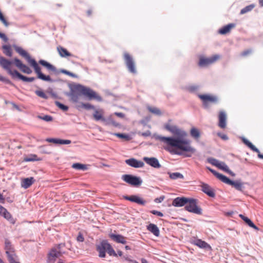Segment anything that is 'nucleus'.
Wrapping results in <instances>:
<instances>
[{"label": "nucleus", "instance_id": "bf43d9fd", "mask_svg": "<svg viewBox=\"0 0 263 263\" xmlns=\"http://www.w3.org/2000/svg\"><path fill=\"white\" fill-rule=\"evenodd\" d=\"M218 136L220 137L222 140H227L228 137L226 134L218 133Z\"/></svg>", "mask_w": 263, "mask_h": 263}, {"label": "nucleus", "instance_id": "ddd939ff", "mask_svg": "<svg viewBox=\"0 0 263 263\" xmlns=\"http://www.w3.org/2000/svg\"><path fill=\"white\" fill-rule=\"evenodd\" d=\"M198 97L202 101L203 104L205 107L208 106V103L209 102L216 103L217 101V97L214 96L208 95H199Z\"/></svg>", "mask_w": 263, "mask_h": 263}, {"label": "nucleus", "instance_id": "09e8293b", "mask_svg": "<svg viewBox=\"0 0 263 263\" xmlns=\"http://www.w3.org/2000/svg\"><path fill=\"white\" fill-rule=\"evenodd\" d=\"M35 93L37 96L42 98L45 99L48 98V96L42 90H36Z\"/></svg>", "mask_w": 263, "mask_h": 263}, {"label": "nucleus", "instance_id": "a878e982", "mask_svg": "<svg viewBox=\"0 0 263 263\" xmlns=\"http://www.w3.org/2000/svg\"><path fill=\"white\" fill-rule=\"evenodd\" d=\"M39 63L42 66L45 67L49 71H52L54 73L57 72V70L55 67L47 61L43 60H40Z\"/></svg>", "mask_w": 263, "mask_h": 263}, {"label": "nucleus", "instance_id": "a18cd8bd", "mask_svg": "<svg viewBox=\"0 0 263 263\" xmlns=\"http://www.w3.org/2000/svg\"><path fill=\"white\" fill-rule=\"evenodd\" d=\"M217 167L224 172L229 168L228 166L224 162L220 161Z\"/></svg>", "mask_w": 263, "mask_h": 263}, {"label": "nucleus", "instance_id": "0eeeda50", "mask_svg": "<svg viewBox=\"0 0 263 263\" xmlns=\"http://www.w3.org/2000/svg\"><path fill=\"white\" fill-rule=\"evenodd\" d=\"M12 62L5 59V58L0 55V65L6 70L7 72L11 75L12 78H14V72L15 70L12 71L10 68Z\"/></svg>", "mask_w": 263, "mask_h": 263}, {"label": "nucleus", "instance_id": "338daca9", "mask_svg": "<svg viewBox=\"0 0 263 263\" xmlns=\"http://www.w3.org/2000/svg\"><path fill=\"white\" fill-rule=\"evenodd\" d=\"M115 115L118 117L123 118L124 116V115L122 112H115Z\"/></svg>", "mask_w": 263, "mask_h": 263}, {"label": "nucleus", "instance_id": "4c0bfd02", "mask_svg": "<svg viewBox=\"0 0 263 263\" xmlns=\"http://www.w3.org/2000/svg\"><path fill=\"white\" fill-rule=\"evenodd\" d=\"M254 7L255 5L254 4H251L249 6H247L241 10L240 13V14L246 13L251 11Z\"/></svg>", "mask_w": 263, "mask_h": 263}, {"label": "nucleus", "instance_id": "58836bf2", "mask_svg": "<svg viewBox=\"0 0 263 263\" xmlns=\"http://www.w3.org/2000/svg\"><path fill=\"white\" fill-rule=\"evenodd\" d=\"M106 252L110 256H117V254L116 253L110 243L108 242Z\"/></svg>", "mask_w": 263, "mask_h": 263}, {"label": "nucleus", "instance_id": "f704fd0d", "mask_svg": "<svg viewBox=\"0 0 263 263\" xmlns=\"http://www.w3.org/2000/svg\"><path fill=\"white\" fill-rule=\"evenodd\" d=\"M72 167L73 168L78 170H86L87 168L86 165L79 163H73L72 165Z\"/></svg>", "mask_w": 263, "mask_h": 263}, {"label": "nucleus", "instance_id": "de8ad7c7", "mask_svg": "<svg viewBox=\"0 0 263 263\" xmlns=\"http://www.w3.org/2000/svg\"><path fill=\"white\" fill-rule=\"evenodd\" d=\"M186 88L189 91L194 92L198 89L199 86L198 85H191L187 86Z\"/></svg>", "mask_w": 263, "mask_h": 263}, {"label": "nucleus", "instance_id": "69168bd1", "mask_svg": "<svg viewBox=\"0 0 263 263\" xmlns=\"http://www.w3.org/2000/svg\"><path fill=\"white\" fill-rule=\"evenodd\" d=\"M123 258L126 261H129V262H133V259H130L128 256H124L123 257Z\"/></svg>", "mask_w": 263, "mask_h": 263}, {"label": "nucleus", "instance_id": "f03ea898", "mask_svg": "<svg viewBox=\"0 0 263 263\" xmlns=\"http://www.w3.org/2000/svg\"><path fill=\"white\" fill-rule=\"evenodd\" d=\"M65 95L73 103H78L82 95L88 98L89 100L95 99L98 101L102 100V98L93 90L79 84L70 86V91L66 92Z\"/></svg>", "mask_w": 263, "mask_h": 263}, {"label": "nucleus", "instance_id": "c85d7f7f", "mask_svg": "<svg viewBox=\"0 0 263 263\" xmlns=\"http://www.w3.org/2000/svg\"><path fill=\"white\" fill-rule=\"evenodd\" d=\"M35 181L33 177L26 178L23 180L22 186L24 189H27L30 187Z\"/></svg>", "mask_w": 263, "mask_h": 263}, {"label": "nucleus", "instance_id": "6e6552de", "mask_svg": "<svg viewBox=\"0 0 263 263\" xmlns=\"http://www.w3.org/2000/svg\"><path fill=\"white\" fill-rule=\"evenodd\" d=\"M222 182L223 183H225L226 184L231 185L233 186H234L236 190L241 191H242V189L243 188V183L240 181H232L230 179H229L227 177L224 176L222 180H221Z\"/></svg>", "mask_w": 263, "mask_h": 263}, {"label": "nucleus", "instance_id": "72a5a7b5", "mask_svg": "<svg viewBox=\"0 0 263 263\" xmlns=\"http://www.w3.org/2000/svg\"><path fill=\"white\" fill-rule=\"evenodd\" d=\"M2 48L4 49V53L8 57H11L12 55L11 47L8 45H3Z\"/></svg>", "mask_w": 263, "mask_h": 263}, {"label": "nucleus", "instance_id": "9b49d317", "mask_svg": "<svg viewBox=\"0 0 263 263\" xmlns=\"http://www.w3.org/2000/svg\"><path fill=\"white\" fill-rule=\"evenodd\" d=\"M15 66L18 67L22 72L27 74L32 73V70L27 65L22 63L21 61L17 58L14 59Z\"/></svg>", "mask_w": 263, "mask_h": 263}, {"label": "nucleus", "instance_id": "a19ab883", "mask_svg": "<svg viewBox=\"0 0 263 263\" xmlns=\"http://www.w3.org/2000/svg\"><path fill=\"white\" fill-rule=\"evenodd\" d=\"M3 216L5 218H6L8 220H9L11 223H14L13 218L12 217L11 214H10L9 212H8L7 210H6V211L5 212V213H4V214H3Z\"/></svg>", "mask_w": 263, "mask_h": 263}, {"label": "nucleus", "instance_id": "f8f14e48", "mask_svg": "<svg viewBox=\"0 0 263 263\" xmlns=\"http://www.w3.org/2000/svg\"><path fill=\"white\" fill-rule=\"evenodd\" d=\"M219 58V56L218 55H215L209 58H201L199 62V65L200 66H205L214 63Z\"/></svg>", "mask_w": 263, "mask_h": 263}, {"label": "nucleus", "instance_id": "c756f323", "mask_svg": "<svg viewBox=\"0 0 263 263\" xmlns=\"http://www.w3.org/2000/svg\"><path fill=\"white\" fill-rule=\"evenodd\" d=\"M235 27V24H229L226 26H224L221 29H220L218 31V32L221 34H226L229 33L231 29Z\"/></svg>", "mask_w": 263, "mask_h": 263}, {"label": "nucleus", "instance_id": "6ab92c4d", "mask_svg": "<svg viewBox=\"0 0 263 263\" xmlns=\"http://www.w3.org/2000/svg\"><path fill=\"white\" fill-rule=\"evenodd\" d=\"M242 142L247 145L251 150L258 153V157L259 158L263 159V155L260 153L259 149L256 148L251 142L245 137L241 138Z\"/></svg>", "mask_w": 263, "mask_h": 263}, {"label": "nucleus", "instance_id": "680f3d73", "mask_svg": "<svg viewBox=\"0 0 263 263\" xmlns=\"http://www.w3.org/2000/svg\"><path fill=\"white\" fill-rule=\"evenodd\" d=\"M252 51L250 49H248V50H247L246 51H244L243 52H242L241 53V56H246L248 54H250V53H251Z\"/></svg>", "mask_w": 263, "mask_h": 263}, {"label": "nucleus", "instance_id": "9d476101", "mask_svg": "<svg viewBox=\"0 0 263 263\" xmlns=\"http://www.w3.org/2000/svg\"><path fill=\"white\" fill-rule=\"evenodd\" d=\"M108 242L106 240H102L99 245L96 247V250L99 252V256L101 258H104L106 256V253Z\"/></svg>", "mask_w": 263, "mask_h": 263}, {"label": "nucleus", "instance_id": "3c124183", "mask_svg": "<svg viewBox=\"0 0 263 263\" xmlns=\"http://www.w3.org/2000/svg\"><path fill=\"white\" fill-rule=\"evenodd\" d=\"M0 21L4 24V25L7 27L9 26V23L5 18L3 14H2L1 11L0 10Z\"/></svg>", "mask_w": 263, "mask_h": 263}, {"label": "nucleus", "instance_id": "6e6d98bb", "mask_svg": "<svg viewBox=\"0 0 263 263\" xmlns=\"http://www.w3.org/2000/svg\"><path fill=\"white\" fill-rule=\"evenodd\" d=\"M115 135L117 137L121 138H125V139H128V136L126 135L123 134H120V133H116L115 134Z\"/></svg>", "mask_w": 263, "mask_h": 263}, {"label": "nucleus", "instance_id": "f257e3e1", "mask_svg": "<svg viewBox=\"0 0 263 263\" xmlns=\"http://www.w3.org/2000/svg\"><path fill=\"white\" fill-rule=\"evenodd\" d=\"M166 129L170 132L176 137H164L155 135V138L166 144L168 147L165 149L172 154L181 155L183 152L194 153L195 148L191 145V141L184 139L187 133L183 130L175 125H166Z\"/></svg>", "mask_w": 263, "mask_h": 263}, {"label": "nucleus", "instance_id": "7ed1b4c3", "mask_svg": "<svg viewBox=\"0 0 263 263\" xmlns=\"http://www.w3.org/2000/svg\"><path fill=\"white\" fill-rule=\"evenodd\" d=\"M14 48L15 51L19 53L23 57L27 62L30 64V65L34 68V70L35 73L37 75V78L49 82H53L54 81L51 79L50 76H45L41 71V68L38 65L37 63L35 61V60L33 59H31L30 55L22 47L17 46L16 45H14Z\"/></svg>", "mask_w": 263, "mask_h": 263}, {"label": "nucleus", "instance_id": "39448f33", "mask_svg": "<svg viewBox=\"0 0 263 263\" xmlns=\"http://www.w3.org/2000/svg\"><path fill=\"white\" fill-rule=\"evenodd\" d=\"M121 178L125 182L133 186H139L142 183V180L140 177L132 175H123Z\"/></svg>", "mask_w": 263, "mask_h": 263}, {"label": "nucleus", "instance_id": "4468645a", "mask_svg": "<svg viewBox=\"0 0 263 263\" xmlns=\"http://www.w3.org/2000/svg\"><path fill=\"white\" fill-rule=\"evenodd\" d=\"M125 162L126 164L134 168H141L144 165V163L142 161L138 160L135 158L127 159Z\"/></svg>", "mask_w": 263, "mask_h": 263}, {"label": "nucleus", "instance_id": "603ef678", "mask_svg": "<svg viewBox=\"0 0 263 263\" xmlns=\"http://www.w3.org/2000/svg\"><path fill=\"white\" fill-rule=\"evenodd\" d=\"M60 71L62 73H64L65 74L71 76L72 77H74V78L77 77V76L75 74H74L69 71H67L65 69H61Z\"/></svg>", "mask_w": 263, "mask_h": 263}, {"label": "nucleus", "instance_id": "e2e57ef3", "mask_svg": "<svg viewBox=\"0 0 263 263\" xmlns=\"http://www.w3.org/2000/svg\"><path fill=\"white\" fill-rule=\"evenodd\" d=\"M6 210H7L5 208L0 205V215L3 216V214H4L5 212L6 211Z\"/></svg>", "mask_w": 263, "mask_h": 263}, {"label": "nucleus", "instance_id": "0e129e2a", "mask_svg": "<svg viewBox=\"0 0 263 263\" xmlns=\"http://www.w3.org/2000/svg\"><path fill=\"white\" fill-rule=\"evenodd\" d=\"M226 172H227V173H228L229 174H230V175H231L232 176H235V174L234 173H233L232 171H231L229 168H228Z\"/></svg>", "mask_w": 263, "mask_h": 263}, {"label": "nucleus", "instance_id": "b1692460", "mask_svg": "<svg viewBox=\"0 0 263 263\" xmlns=\"http://www.w3.org/2000/svg\"><path fill=\"white\" fill-rule=\"evenodd\" d=\"M103 111L102 109H95L93 114V117L96 121H105V119L103 116Z\"/></svg>", "mask_w": 263, "mask_h": 263}, {"label": "nucleus", "instance_id": "20e7f679", "mask_svg": "<svg viewBox=\"0 0 263 263\" xmlns=\"http://www.w3.org/2000/svg\"><path fill=\"white\" fill-rule=\"evenodd\" d=\"M185 209L189 212L194 214L201 215L202 210L197 205V200L193 198H188L187 203H186Z\"/></svg>", "mask_w": 263, "mask_h": 263}, {"label": "nucleus", "instance_id": "1a4fd4ad", "mask_svg": "<svg viewBox=\"0 0 263 263\" xmlns=\"http://www.w3.org/2000/svg\"><path fill=\"white\" fill-rule=\"evenodd\" d=\"M190 242L192 244L196 245L200 248L205 249L208 250H212V248L210 245L205 241L202 240L201 239H198L195 237H193L191 239Z\"/></svg>", "mask_w": 263, "mask_h": 263}, {"label": "nucleus", "instance_id": "5fc2aeb1", "mask_svg": "<svg viewBox=\"0 0 263 263\" xmlns=\"http://www.w3.org/2000/svg\"><path fill=\"white\" fill-rule=\"evenodd\" d=\"M150 212L151 213H152L153 214H154V215H157V216H160V217L163 216V214L162 212H160V211H156V210H152V211H151Z\"/></svg>", "mask_w": 263, "mask_h": 263}, {"label": "nucleus", "instance_id": "49530a36", "mask_svg": "<svg viewBox=\"0 0 263 263\" xmlns=\"http://www.w3.org/2000/svg\"><path fill=\"white\" fill-rule=\"evenodd\" d=\"M79 107H81L82 108H85L86 109H95L94 106L91 105L89 103H81V105Z\"/></svg>", "mask_w": 263, "mask_h": 263}, {"label": "nucleus", "instance_id": "e433bc0d", "mask_svg": "<svg viewBox=\"0 0 263 263\" xmlns=\"http://www.w3.org/2000/svg\"><path fill=\"white\" fill-rule=\"evenodd\" d=\"M147 109L152 113L155 114V115H158V116H160L161 115V110L157 108V107H151V106H148L147 107Z\"/></svg>", "mask_w": 263, "mask_h": 263}, {"label": "nucleus", "instance_id": "f3484780", "mask_svg": "<svg viewBox=\"0 0 263 263\" xmlns=\"http://www.w3.org/2000/svg\"><path fill=\"white\" fill-rule=\"evenodd\" d=\"M5 250L8 259L11 257H16L14 249L11 246V242L7 239L5 240Z\"/></svg>", "mask_w": 263, "mask_h": 263}, {"label": "nucleus", "instance_id": "ea45409f", "mask_svg": "<svg viewBox=\"0 0 263 263\" xmlns=\"http://www.w3.org/2000/svg\"><path fill=\"white\" fill-rule=\"evenodd\" d=\"M206 168L209 170L214 176H215L217 178H218L221 181L222 180L223 178L224 177V175L219 174V173L217 172L215 170L212 169L211 168L209 167H206Z\"/></svg>", "mask_w": 263, "mask_h": 263}, {"label": "nucleus", "instance_id": "423d86ee", "mask_svg": "<svg viewBox=\"0 0 263 263\" xmlns=\"http://www.w3.org/2000/svg\"><path fill=\"white\" fill-rule=\"evenodd\" d=\"M124 59L128 71L132 73H136L135 63L132 57L128 53H125Z\"/></svg>", "mask_w": 263, "mask_h": 263}, {"label": "nucleus", "instance_id": "aec40b11", "mask_svg": "<svg viewBox=\"0 0 263 263\" xmlns=\"http://www.w3.org/2000/svg\"><path fill=\"white\" fill-rule=\"evenodd\" d=\"M109 236L112 240L117 243L122 244H125L126 243V238L121 235L110 233L109 234Z\"/></svg>", "mask_w": 263, "mask_h": 263}, {"label": "nucleus", "instance_id": "052dcab7", "mask_svg": "<svg viewBox=\"0 0 263 263\" xmlns=\"http://www.w3.org/2000/svg\"><path fill=\"white\" fill-rule=\"evenodd\" d=\"M0 38L5 42H7L8 41V37L6 36V35L4 33L1 32H0Z\"/></svg>", "mask_w": 263, "mask_h": 263}, {"label": "nucleus", "instance_id": "c9c22d12", "mask_svg": "<svg viewBox=\"0 0 263 263\" xmlns=\"http://www.w3.org/2000/svg\"><path fill=\"white\" fill-rule=\"evenodd\" d=\"M190 134L192 137L195 139H198L200 137V133L198 129L193 127L191 129Z\"/></svg>", "mask_w": 263, "mask_h": 263}, {"label": "nucleus", "instance_id": "bb28decb", "mask_svg": "<svg viewBox=\"0 0 263 263\" xmlns=\"http://www.w3.org/2000/svg\"><path fill=\"white\" fill-rule=\"evenodd\" d=\"M14 73L15 74L14 78H17L24 82H33L35 80V78L34 77H30V78L26 77L21 74L20 73H19L16 70H15V72Z\"/></svg>", "mask_w": 263, "mask_h": 263}, {"label": "nucleus", "instance_id": "37998d69", "mask_svg": "<svg viewBox=\"0 0 263 263\" xmlns=\"http://www.w3.org/2000/svg\"><path fill=\"white\" fill-rule=\"evenodd\" d=\"M37 118L46 122H50L53 120L52 117L49 115H45L44 116H38Z\"/></svg>", "mask_w": 263, "mask_h": 263}, {"label": "nucleus", "instance_id": "5701e85b", "mask_svg": "<svg viewBox=\"0 0 263 263\" xmlns=\"http://www.w3.org/2000/svg\"><path fill=\"white\" fill-rule=\"evenodd\" d=\"M219 126L221 128H224L226 127L227 116L224 111H221L219 112Z\"/></svg>", "mask_w": 263, "mask_h": 263}, {"label": "nucleus", "instance_id": "dca6fc26", "mask_svg": "<svg viewBox=\"0 0 263 263\" xmlns=\"http://www.w3.org/2000/svg\"><path fill=\"white\" fill-rule=\"evenodd\" d=\"M60 251L57 250L56 249H52L48 254V263H54L57 258L60 255Z\"/></svg>", "mask_w": 263, "mask_h": 263}, {"label": "nucleus", "instance_id": "c03bdc74", "mask_svg": "<svg viewBox=\"0 0 263 263\" xmlns=\"http://www.w3.org/2000/svg\"><path fill=\"white\" fill-rule=\"evenodd\" d=\"M55 105L61 109L63 111H67L68 109V107L66 105L63 104L59 101H56L55 102Z\"/></svg>", "mask_w": 263, "mask_h": 263}, {"label": "nucleus", "instance_id": "412c9836", "mask_svg": "<svg viewBox=\"0 0 263 263\" xmlns=\"http://www.w3.org/2000/svg\"><path fill=\"white\" fill-rule=\"evenodd\" d=\"M201 187L202 188V191L205 194H206L207 195L211 197H215V193L214 192L212 188L208 184L202 183Z\"/></svg>", "mask_w": 263, "mask_h": 263}, {"label": "nucleus", "instance_id": "a211bd4d", "mask_svg": "<svg viewBox=\"0 0 263 263\" xmlns=\"http://www.w3.org/2000/svg\"><path fill=\"white\" fill-rule=\"evenodd\" d=\"M188 198L184 197H177L173 200L172 205L176 207L185 206L186 203H187Z\"/></svg>", "mask_w": 263, "mask_h": 263}, {"label": "nucleus", "instance_id": "4d7b16f0", "mask_svg": "<svg viewBox=\"0 0 263 263\" xmlns=\"http://www.w3.org/2000/svg\"><path fill=\"white\" fill-rule=\"evenodd\" d=\"M164 199V196H160L159 198H156L155 199V202H156V203H160V202H162Z\"/></svg>", "mask_w": 263, "mask_h": 263}, {"label": "nucleus", "instance_id": "cd10ccee", "mask_svg": "<svg viewBox=\"0 0 263 263\" xmlns=\"http://www.w3.org/2000/svg\"><path fill=\"white\" fill-rule=\"evenodd\" d=\"M147 229L156 236H159L160 231L158 227L153 223H150L147 226Z\"/></svg>", "mask_w": 263, "mask_h": 263}, {"label": "nucleus", "instance_id": "393cba45", "mask_svg": "<svg viewBox=\"0 0 263 263\" xmlns=\"http://www.w3.org/2000/svg\"><path fill=\"white\" fill-rule=\"evenodd\" d=\"M46 141L59 144H69L71 143V141L69 140H63L55 138H48L46 139Z\"/></svg>", "mask_w": 263, "mask_h": 263}, {"label": "nucleus", "instance_id": "774afa93", "mask_svg": "<svg viewBox=\"0 0 263 263\" xmlns=\"http://www.w3.org/2000/svg\"><path fill=\"white\" fill-rule=\"evenodd\" d=\"M142 135L145 137L149 136L151 135V132L149 131H147L145 133H142Z\"/></svg>", "mask_w": 263, "mask_h": 263}, {"label": "nucleus", "instance_id": "473e14b6", "mask_svg": "<svg viewBox=\"0 0 263 263\" xmlns=\"http://www.w3.org/2000/svg\"><path fill=\"white\" fill-rule=\"evenodd\" d=\"M171 179L176 180L177 179H183L184 178L183 175L179 172L175 173H168Z\"/></svg>", "mask_w": 263, "mask_h": 263}, {"label": "nucleus", "instance_id": "864d4df0", "mask_svg": "<svg viewBox=\"0 0 263 263\" xmlns=\"http://www.w3.org/2000/svg\"><path fill=\"white\" fill-rule=\"evenodd\" d=\"M0 81L5 82L8 84H12L10 80L5 77L2 76L1 75H0Z\"/></svg>", "mask_w": 263, "mask_h": 263}, {"label": "nucleus", "instance_id": "2f4dec72", "mask_svg": "<svg viewBox=\"0 0 263 263\" xmlns=\"http://www.w3.org/2000/svg\"><path fill=\"white\" fill-rule=\"evenodd\" d=\"M57 50L59 54L62 57H66L71 55L70 52H69L65 48L61 46L58 47Z\"/></svg>", "mask_w": 263, "mask_h": 263}, {"label": "nucleus", "instance_id": "7c9ffc66", "mask_svg": "<svg viewBox=\"0 0 263 263\" xmlns=\"http://www.w3.org/2000/svg\"><path fill=\"white\" fill-rule=\"evenodd\" d=\"M239 216L251 228H253L256 230H258L259 229L256 227L253 222L248 217L243 216L242 214H240Z\"/></svg>", "mask_w": 263, "mask_h": 263}, {"label": "nucleus", "instance_id": "79ce46f5", "mask_svg": "<svg viewBox=\"0 0 263 263\" xmlns=\"http://www.w3.org/2000/svg\"><path fill=\"white\" fill-rule=\"evenodd\" d=\"M207 161L209 163L216 167H217L220 162L219 160L211 157L208 158Z\"/></svg>", "mask_w": 263, "mask_h": 263}, {"label": "nucleus", "instance_id": "2eb2a0df", "mask_svg": "<svg viewBox=\"0 0 263 263\" xmlns=\"http://www.w3.org/2000/svg\"><path fill=\"white\" fill-rule=\"evenodd\" d=\"M143 160L149 165L156 168H158L161 167L158 160L155 157H144L143 158Z\"/></svg>", "mask_w": 263, "mask_h": 263}, {"label": "nucleus", "instance_id": "13d9d810", "mask_svg": "<svg viewBox=\"0 0 263 263\" xmlns=\"http://www.w3.org/2000/svg\"><path fill=\"white\" fill-rule=\"evenodd\" d=\"M77 240L79 242H83L84 241V239L82 234H79L78 236H77Z\"/></svg>", "mask_w": 263, "mask_h": 263}, {"label": "nucleus", "instance_id": "8fccbe9b", "mask_svg": "<svg viewBox=\"0 0 263 263\" xmlns=\"http://www.w3.org/2000/svg\"><path fill=\"white\" fill-rule=\"evenodd\" d=\"M38 160L37 159V156L35 155H33L30 156V157H26L24 159V161L26 162H30Z\"/></svg>", "mask_w": 263, "mask_h": 263}, {"label": "nucleus", "instance_id": "4be33fe9", "mask_svg": "<svg viewBox=\"0 0 263 263\" xmlns=\"http://www.w3.org/2000/svg\"><path fill=\"white\" fill-rule=\"evenodd\" d=\"M124 198L127 200L133 202H135L140 205H144L146 203L145 201H144L142 198L136 195H132L130 196H125Z\"/></svg>", "mask_w": 263, "mask_h": 263}]
</instances>
